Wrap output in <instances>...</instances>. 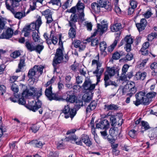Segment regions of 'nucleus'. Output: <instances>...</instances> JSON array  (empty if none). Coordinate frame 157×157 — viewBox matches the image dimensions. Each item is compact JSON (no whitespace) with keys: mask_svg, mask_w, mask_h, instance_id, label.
Returning <instances> with one entry per match:
<instances>
[{"mask_svg":"<svg viewBox=\"0 0 157 157\" xmlns=\"http://www.w3.org/2000/svg\"><path fill=\"white\" fill-rule=\"evenodd\" d=\"M21 0H6L5 5L7 10L10 11L14 15V17L19 19L25 16L23 12H16L14 8L19 5V2Z\"/></svg>","mask_w":157,"mask_h":157,"instance_id":"nucleus-1","label":"nucleus"},{"mask_svg":"<svg viewBox=\"0 0 157 157\" xmlns=\"http://www.w3.org/2000/svg\"><path fill=\"white\" fill-rule=\"evenodd\" d=\"M136 99V101H133L136 106H138L141 104H143L145 105L149 104V101L147 98L146 99L145 93L144 92L140 91L135 94Z\"/></svg>","mask_w":157,"mask_h":157,"instance_id":"nucleus-2","label":"nucleus"},{"mask_svg":"<svg viewBox=\"0 0 157 157\" xmlns=\"http://www.w3.org/2000/svg\"><path fill=\"white\" fill-rule=\"evenodd\" d=\"M36 90L33 87H30L29 89L25 90L21 94L22 97L19 99V104L22 105L25 104V101L24 98H29V96H32L34 94H36Z\"/></svg>","mask_w":157,"mask_h":157,"instance_id":"nucleus-3","label":"nucleus"},{"mask_svg":"<svg viewBox=\"0 0 157 157\" xmlns=\"http://www.w3.org/2000/svg\"><path fill=\"white\" fill-rule=\"evenodd\" d=\"M63 58V55L62 50L59 48L57 49L56 53L54 58L52 65L54 67V72L56 71L57 65L60 63Z\"/></svg>","mask_w":157,"mask_h":157,"instance_id":"nucleus-4","label":"nucleus"},{"mask_svg":"<svg viewBox=\"0 0 157 157\" xmlns=\"http://www.w3.org/2000/svg\"><path fill=\"white\" fill-rule=\"evenodd\" d=\"M62 111V113L64 114V117L66 119L70 117L72 119L76 114L75 110L71 109L68 105H65L64 108Z\"/></svg>","mask_w":157,"mask_h":157,"instance_id":"nucleus-5","label":"nucleus"},{"mask_svg":"<svg viewBox=\"0 0 157 157\" xmlns=\"http://www.w3.org/2000/svg\"><path fill=\"white\" fill-rule=\"evenodd\" d=\"M108 26V23H107L106 21H105L104 20L101 21V24H97V30L94 32L92 36V37L95 36L98 32H99L100 34H102L107 30Z\"/></svg>","mask_w":157,"mask_h":157,"instance_id":"nucleus-6","label":"nucleus"},{"mask_svg":"<svg viewBox=\"0 0 157 157\" xmlns=\"http://www.w3.org/2000/svg\"><path fill=\"white\" fill-rule=\"evenodd\" d=\"M133 39L130 36H127L124 40H122L120 44L121 45L123 44L125 45V50L127 52H129L131 50V44H132Z\"/></svg>","mask_w":157,"mask_h":157,"instance_id":"nucleus-7","label":"nucleus"},{"mask_svg":"<svg viewBox=\"0 0 157 157\" xmlns=\"http://www.w3.org/2000/svg\"><path fill=\"white\" fill-rule=\"evenodd\" d=\"M52 90V87L51 85L48 88H46L45 91V95L48 100L50 101L52 100H59L60 98L59 97L58 94H56L53 93Z\"/></svg>","mask_w":157,"mask_h":157,"instance_id":"nucleus-8","label":"nucleus"},{"mask_svg":"<svg viewBox=\"0 0 157 157\" xmlns=\"http://www.w3.org/2000/svg\"><path fill=\"white\" fill-rule=\"evenodd\" d=\"M76 6L79 18L82 21H84L85 14L84 13V10L85 7L84 4L81 2L80 0H79Z\"/></svg>","mask_w":157,"mask_h":157,"instance_id":"nucleus-9","label":"nucleus"},{"mask_svg":"<svg viewBox=\"0 0 157 157\" xmlns=\"http://www.w3.org/2000/svg\"><path fill=\"white\" fill-rule=\"evenodd\" d=\"M110 123L107 119H105L101 120L96 124V128H100L102 130H107L109 128Z\"/></svg>","mask_w":157,"mask_h":157,"instance_id":"nucleus-10","label":"nucleus"},{"mask_svg":"<svg viewBox=\"0 0 157 157\" xmlns=\"http://www.w3.org/2000/svg\"><path fill=\"white\" fill-rule=\"evenodd\" d=\"M95 84H92L91 80L89 78L86 79L82 85L83 89L85 90L91 91L95 88Z\"/></svg>","mask_w":157,"mask_h":157,"instance_id":"nucleus-11","label":"nucleus"},{"mask_svg":"<svg viewBox=\"0 0 157 157\" xmlns=\"http://www.w3.org/2000/svg\"><path fill=\"white\" fill-rule=\"evenodd\" d=\"M13 34V30L10 28H8L5 32H3L2 34L0 36V38L8 39L11 37Z\"/></svg>","mask_w":157,"mask_h":157,"instance_id":"nucleus-12","label":"nucleus"},{"mask_svg":"<svg viewBox=\"0 0 157 157\" xmlns=\"http://www.w3.org/2000/svg\"><path fill=\"white\" fill-rule=\"evenodd\" d=\"M42 103L41 101L38 100L37 102H36L34 105H29L27 106V108L33 112H35L39 109L41 108Z\"/></svg>","mask_w":157,"mask_h":157,"instance_id":"nucleus-13","label":"nucleus"},{"mask_svg":"<svg viewBox=\"0 0 157 157\" xmlns=\"http://www.w3.org/2000/svg\"><path fill=\"white\" fill-rule=\"evenodd\" d=\"M147 24L146 20L145 18H142L140 20V22L136 24V25L138 31L140 32L144 29Z\"/></svg>","mask_w":157,"mask_h":157,"instance_id":"nucleus-14","label":"nucleus"},{"mask_svg":"<svg viewBox=\"0 0 157 157\" xmlns=\"http://www.w3.org/2000/svg\"><path fill=\"white\" fill-rule=\"evenodd\" d=\"M126 85H127L128 88L131 91V92L129 93H128L127 95L131 97L136 91V88L135 86V83L134 82H132L127 83Z\"/></svg>","mask_w":157,"mask_h":157,"instance_id":"nucleus-15","label":"nucleus"},{"mask_svg":"<svg viewBox=\"0 0 157 157\" xmlns=\"http://www.w3.org/2000/svg\"><path fill=\"white\" fill-rule=\"evenodd\" d=\"M75 131L76 130L74 129L68 131L66 133L67 135H68L71 133L73 134V135L70 136L67 138H65V140L67 141H71V143H73V141L74 142L77 138L76 136L74 134Z\"/></svg>","mask_w":157,"mask_h":157,"instance_id":"nucleus-16","label":"nucleus"},{"mask_svg":"<svg viewBox=\"0 0 157 157\" xmlns=\"http://www.w3.org/2000/svg\"><path fill=\"white\" fill-rule=\"evenodd\" d=\"M78 17L76 14H72L68 21L69 25L70 27H75V23L77 21Z\"/></svg>","mask_w":157,"mask_h":157,"instance_id":"nucleus-17","label":"nucleus"},{"mask_svg":"<svg viewBox=\"0 0 157 157\" xmlns=\"http://www.w3.org/2000/svg\"><path fill=\"white\" fill-rule=\"evenodd\" d=\"M147 73L145 72L141 73L138 72L136 73L134 77V79L135 80H144L146 78Z\"/></svg>","mask_w":157,"mask_h":157,"instance_id":"nucleus-18","label":"nucleus"},{"mask_svg":"<svg viewBox=\"0 0 157 157\" xmlns=\"http://www.w3.org/2000/svg\"><path fill=\"white\" fill-rule=\"evenodd\" d=\"M97 105V103L95 101H92L88 105L86 109V113H87L94 110L95 109Z\"/></svg>","mask_w":157,"mask_h":157,"instance_id":"nucleus-19","label":"nucleus"},{"mask_svg":"<svg viewBox=\"0 0 157 157\" xmlns=\"http://www.w3.org/2000/svg\"><path fill=\"white\" fill-rule=\"evenodd\" d=\"M40 33L39 32V30H37V31H33L32 35V37L33 40L35 42H40V39L39 36V34Z\"/></svg>","mask_w":157,"mask_h":157,"instance_id":"nucleus-20","label":"nucleus"},{"mask_svg":"<svg viewBox=\"0 0 157 157\" xmlns=\"http://www.w3.org/2000/svg\"><path fill=\"white\" fill-rule=\"evenodd\" d=\"M82 141L88 147L92 145V143L90 140L89 136L86 135H83L82 137Z\"/></svg>","mask_w":157,"mask_h":157,"instance_id":"nucleus-21","label":"nucleus"},{"mask_svg":"<svg viewBox=\"0 0 157 157\" xmlns=\"http://www.w3.org/2000/svg\"><path fill=\"white\" fill-rule=\"evenodd\" d=\"M33 67L36 75H40L42 74L43 69L44 68V66L41 65H35Z\"/></svg>","mask_w":157,"mask_h":157,"instance_id":"nucleus-22","label":"nucleus"},{"mask_svg":"<svg viewBox=\"0 0 157 157\" xmlns=\"http://www.w3.org/2000/svg\"><path fill=\"white\" fill-rule=\"evenodd\" d=\"M100 8L98 3L94 2L91 4L92 10L95 13H98L100 12Z\"/></svg>","mask_w":157,"mask_h":157,"instance_id":"nucleus-23","label":"nucleus"},{"mask_svg":"<svg viewBox=\"0 0 157 157\" xmlns=\"http://www.w3.org/2000/svg\"><path fill=\"white\" fill-rule=\"evenodd\" d=\"M110 29L113 32H117L122 29V26L121 23H116L111 25Z\"/></svg>","mask_w":157,"mask_h":157,"instance_id":"nucleus-24","label":"nucleus"},{"mask_svg":"<svg viewBox=\"0 0 157 157\" xmlns=\"http://www.w3.org/2000/svg\"><path fill=\"white\" fill-rule=\"evenodd\" d=\"M107 72L108 74H106V72H105V75H108V76L110 77L114 75L115 74H118V71L116 69H115L114 68L108 67L107 70Z\"/></svg>","mask_w":157,"mask_h":157,"instance_id":"nucleus-25","label":"nucleus"},{"mask_svg":"<svg viewBox=\"0 0 157 157\" xmlns=\"http://www.w3.org/2000/svg\"><path fill=\"white\" fill-rule=\"evenodd\" d=\"M124 55V52L122 51H120L119 52H116L113 54L112 58L113 59L117 60L120 59L121 56Z\"/></svg>","mask_w":157,"mask_h":157,"instance_id":"nucleus-26","label":"nucleus"},{"mask_svg":"<svg viewBox=\"0 0 157 157\" xmlns=\"http://www.w3.org/2000/svg\"><path fill=\"white\" fill-rule=\"evenodd\" d=\"M104 109L107 110H117L119 108L118 106L116 105L112 104L109 105H105L104 106Z\"/></svg>","mask_w":157,"mask_h":157,"instance_id":"nucleus-27","label":"nucleus"},{"mask_svg":"<svg viewBox=\"0 0 157 157\" xmlns=\"http://www.w3.org/2000/svg\"><path fill=\"white\" fill-rule=\"evenodd\" d=\"M67 97L66 98V101L71 103L74 102L77 99L76 97L73 94H68V92L67 93Z\"/></svg>","mask_w":157,"mask_h":157,"instance_id":"nucleus-28","label":"nucleus"},{"mask_svg":"<svg viewBox=\"0 0 157 157\" xmlns=\"http://www.w3.org/2000/svg\"><path fill=\"white\" fill-rule=\"evenodd\" d=\"M71 27V28L69 31L68 35L70 37L73 39L75 37L76 34L75 30L76 26Z\"/></svg>","mask_w":157,"mask_h":157,"instance_id":"nucleus-29","label":"nucleus"},{"mask_svg":"<svg viewBox=\"0 0 157 157\" xmlns=\"http://www.w3.org/2000/svg\"><path fill=\"white\" fill-rule=\"evenodd\" d=\"M25 46L28 50L29 51L32 52L35 50V46L32 43H30L28 41H26L25 42Z\"/></svg>","mask_w":157,"mask_h":157,"instance_id":"nucleus-30","label":"nucleus"},{"mask_svg":"<svg viewBox=\"0 0 157 157\" xmlns=\"http://www.w3.org/2000/svg\"><path fill=\"white\" fill-rule=\"evenodd\" d=\"M53 31H51V34L50 36V40L51 41V43H52L54 45H56L57 44L58 41V39L52 34Z\"/></svg>","mask_w":157,"mask_h":157,"instance_id":"nucleus-31","label":"nucleus"},{"mask_svg":"<svg viewBox=\"0 0 157 157\" xmlns=\"http://www.w3.org/2000/svg\"><path fill=\"white\" fill-rule=\"evenodd\" d=\"M99 46L101 51L105 55L106 53L105 51V50L107 48L106 42L104 41L101 42L100 43Z\"/></svg>","mask_w":157,"mask_h":157,"instance_id":"nucleus-32","label":"nucleus"},{"mask_svg":"<svg viewBox=\"0 0 157 157\" xmlns=\"http://www.w3.org/2000/svg\"><path fill=\"white\" fill-rule=\"evenodd\" d=\"M30 3V8L29 11L27 12V14L29 13V10L33 11L35 10L36 7V1L35 0H33Z\"/></svg>","mask_w":157,"mask_h":157,"instance_id":"nucleus-33","label":"nucleus"},{"mask_svg":"<svg viewBox=\"0 0 157 157\" xmlns=\"http://www.w3.org/2000/svg\"><path fill=\"white\" fill-rule=\"evenodd\" d=\"M133 57V55L131 53H128L125 56L122 58L121 59L124 61L127 62L130 61L132 59Z\"/></svg>","mask_w":157,"mask_h":157,"instance_id":"nucleus-34","label":"nucleus"},{"mask_svg":"<svg viewBox=\"0 0 157 157\" xmlns=\"http://www.w3.org/2000/svg\"><path fill=\"white\" fill-rule=\"evenodd\" d=\"M156 93L155 92H149L146 95V99L147 98L149 101V104L150 102L151 99L155 97L156 96Z\"/></svg>","mask_w":157,"mask_h":157,"instance_id":"nucleus-35","label":"nucleus"},{"mask_svg":"<svg viewBox=\"0 0 157 157\" xmlns=\"http://www.w3.org/2000/svg\"><path fill=\"white\" fill-rule=\"evenodd\" d=\"M31 143L35 145L36 147L39 148H41L43 145L44 144V143H42L41 141L37 140H34L32 141Z\"/></svg>","mask_w":157,"mask_h":157,"instance_id":"nucleus-36","label":"nucleus"},{"mask_svg":"<svg viewBox=\"0 0 157 157\" xmlns=\"http://www.w3.org/2000/svg\"><path fill=\"white\" fill-rule=\"evenodd\" d=\"M26 28L29 30H32L33 31L35 30L37 31V26L34 22H33Z\"/></svg>","mask_w":157,"mask_h":157,"instance_id":"nucleus-37","label":"nucleus"},{"mask_svg":"<svg viewBox=\"0 0 157 157\" xmlns=\"http://www.w3.org/2000/svg\"><path fill=\"white\" fill-rule=\"evenodd\" d=\"M118 128L117 127H113L111 128L109 130V133L111 136H116L117 134Z\"/></svg>","mask_w":157,"mask_h":157,"instance_id":"nucleus-38","label":"nucleus"},{"mask_svg":"<svg viewBox=\"0 0 157 157\" xmlns=\"http://www.w3.org/2000/svg\"><path fill=\"white\" fill-rule=\"evenodd\" d=\"M117 43V41L115 40L113 43L109 46L108 47V50L109 52H111L113 51Z\"/></svg>","mask_w":157,"mask_h":157,"instance_id":"nucleus-39","label":"nucleus"},{"mask_svg":"<svg viewBox=\"0 0 157 157\" xmlns=\"http://www.w3.org/2000/svg\"><path fill=\"white\" fill-rule=\"evenodd\" d=\"M7 19L0 16V29H3L5 26Z\"/></svg>","mask_w":157,"mask_h":157,"instance_id":"nucleus-40","label":"nucleus"},{"mask_svg":"<svg viewBox=\"0 0 157 157\" xmlns=\"http://www.w3.org/2000/svg\"><path fill=\"white\" fill-rule=\"evenodd\" d=\"M36 71L34 67L33 68L29 70L28 73V76L30 78H32L33 76L36 75Z\"/></svg>","mask_w":157,"mask_h":157,"instance_id":"nucleus-41","label":"nucleus"},{"mask_svg":"<svg viewBox=\"0 0 157 157\" xmlns=\"http://www.w3.org/2000/svg\"><path fill=\"white\" fill-rule=\"evenodd\" d=\"M142 128L144 129L145 130H146L149 129L150 127L148 123L146 121H141Z\"/></svg>","mask_w":157,"mask_h":157,"instance_id":"nucleus-42","label":"nucleus"},{"mask_svg":"<svg viewBox=\"0 0 157 157\" xmlns=\"http://www.w3.org/2000/svg\"><path fill=\"white\" fill-rule=\"evenodd\" d=\"M41 13L43 15H44L45 17H48L51 16L52 15V13L51 10L49 9H47L45 10L42 11Z\"/></svg>","mask_w":157,"mask_h":157,"instance_id":"nucleus-43","label":"nucleus"},{"mask_svg":"<svg viewBox=\"0 0 157 157\" xmlns=\"http://www.w3.org/2000/svg\"><path fill=\"white\" fill-rule=\"evenodd\" d=\"M82 100L85 102L86 103L90 101L91 99L90 96L87 94H84L82 97Z\"/></svg>","mask_w":157,"mask_h":157,"instance_id":"nucleus-44","label":"nucleus"},{"mask_svg":"<svg viewBox=\"0 0 157 157\" xmlns=\"http://www.w3.org/2000/svg\"><path fill=\"white\" fill-rule=\"evenodd\" d=\"M35 50L37 52L40 54L41 51L44 48V46L43 45L38 44L35 47Z\"/></svg>","mask_w":157,"mask_h":157,"instance_id":"nucleus-45","label":"nucleus"},{"mask_svg":"<svg viewBox=\"0 0 157 157\" xmlns=\"http://www.w3.org/2000/svg\"><path fill=\"white\" fill-rule=\"evenodd\" d=\"M110 121L112 126H113L115 125V124L117 122L115 116L112 115L110 117Z\"/></svg>","mask_w":157,"mask_h":157,"instance_id":"nucleus-46","label":"nucleus"},{"mask_svg":"<svg viewBox=\"0 0 157 157\" xmlns=\"http://www.w3.org/2000/svg\"><path fill=\"white\" fill-rule=\"evenodd\" d=\"M35 23L37 26V30H39L40 27L42 24L41 17L40 16H39L38 17Z\"/></svg>","mask_w":157,"mask_h":157,"instance_id":"nucleus-47","label":"nucleus"},{"mask_svg":"<svg viewBox=\"0 0 157 157\" xmlns=\"http://www.w3.org/2000/svg\"><path fill=\"white\" fill-rule=\"evenodd\" d=\"M83 102L82 101H79L78 102H77L75 105V108L73 109L75 110V112L76 113L77 111L79 109L81 106H83Z\"/></svg>","mask_w":157,"mask_h":157,"instance_id":"nucleus-48","label":"nucleus"},{"mask_svg":"<svg viewBox=\"0 0 157 157\" xmlns=\"http://www.w3.org/2000/svg\"><path fill=\"white\" fill-rule=\"evenodd\" d=\"M25 66V59L24 57H22L20 61V62L18 64V67L20 68H22Z\"/></svg>","mask_w":157,"mask_h":157,"instance_id":"nucleus-49","label":"nucleus"},{"mask_svg":"<svg viewBox=\"0 0 157 157\" xmlns=\"http://www.w3.org/2000/svg\"><path fill=\"white\" fill-rule=\"evenodd\" d=\"M91 132L92 134L94 136V140L97 143H98V142L97 141V140L98 139L97 135L96 132L95 130L94 126H92Z\"/></svg>","mask_w":157,"mask_h":157,"instance_id":"nucleus-50","label":"nucleus"},{"mask_svg":"<svg viewBox=\"0 0 157 157\" xmlns=\"http://www.w3.org/2000/svg\"><path fill=\"white\" fill-rule=\"evenodd\" d=\"M20 55V52L19 51H16L11 54L10 56L12 57L15 58L18 57Z\"/></svg>","mask_w":157,"mask_h":157,"instance_id":"nucleus-51","label":"nucleus"},{"mask_svg":"<svg viewBox=\"0 0 157 157\" xmlns=\"http://www.w3.org/2000/svg\"><path fill=\"white\" fill-rule=\"evenodd\" d=\"M11 90L14 92L17 93L18 91V87L16 84L13 83L11 86Z\"/></svg>","mask_w":157,"mask_h":157,"instance_id":"nucleus-52","label":"nucleus"},{"mask_svg":"<svg viewBox=\"0 0 157 157\" xmlns=\"http://www.w3.org/2000/svg\"><path fill=\"white\" fill-rule=\"evenodd\" d=\"M148 58H147L143 60L142 62L139 65V68L141 69L144 67L148 59Z\"/></svg>","mask_w":157,"mask_h":157,"instance_id":"nucleus-53","label":"nucleus"},{"mask_svg":"<svg viewBox=\"0 0 157 157\" xmlns=\"http://www.w3.org/2000/svg\"><path fill=\"white\" fill-rule=\"evenodd\" d=\"M136 131L133 129L131 130L128 132L129 135L132 138H135L136 135Z\"/></svg>","mask_w":157,"mask_h":157,"instance_id":"nucleus-54","label":"nucleus"},{"mask_svg":"<svg viewBox=\"0 0 157 157\" xmlns=\"http://www.w3.org/2000/svg\"><path fill=\"white\" fill-rule=\"evenodd\" d=\"M97 2L100 7H103V6L106 4L105 0H98Z\"/></svg>","mask_w":157,"mask_h":157,"instance_id":"nucleus-55","label":"nucleus"},{"mask_svg":"<svg viewBox=\"0 0 157 157\" xmlns=\"http://www.w3.org/2000/svg\"><path fill=\"white\" fill-rule=\"evenodd\" d=\"M109 77L108 75H105V77L104 80L105 81V87H107L110 84L108 82Z\"/></svg>","mask_w":157,"mask_h":157,"instance_id":"nucleus-56","label":"nucleus"},{"mask_svg":"<svg viewBox=\"0 0 157 157\" xmlns=\"http://www.w3.org/2000/svg\"><path fill=\"white\" fill-rule=\"evenodd\" d=\"M82 43L81 41L79 40H75L72 43L74 45V47L76 48H78Z\"/></svg>","mask_w":157,"mask_h":157,"instance_id":"nucleus-57","label":"nucleus"},{"mask_svg":"<svg viewBox=\"0 0 157 157\" xmlns=\"http://www.w3.org/2000/svg\"><path fill=\"white\" fill-rule=\"evenodd\" d=\"M127 86V85H126L122 89L123 94H124L130 92H131L130 90H129V89L128 88Z\"/></svg>","mask_w":157,"mask_h":157,"instance_id":"nucleus-58","label":"nucleus"},{"mask_svg":"<svg viewBox=\"0 0 157 157\" xmlns=\"http://www.w3.org/2000/svg\"><path fill=\"white\" fill-rule=\"evenodd\" d=\"M104 71V69L103 68H101L100 70L99 71V72H98V74H96V77L97 78V82L100 81V76L101 75L102 73Z\"/></svg>","mask_w":157,"mask_h":157,"instance_id":"nucleus-59","label":"nucleus"},{"mask_svg":"<svg viewBox=\"0 0 157 157\" xmlns=\"http://www.w3.org/2000/svg\"><path fill=\"white\" fill-rule=\"evenodd\" d=\"M59 153L56 151H50L49 154V157H58Z\"/></svg>","mask_w":157,"mask_h":157,"instance_id":"nucleus-60","label":"nucleus"},{"mask_svg":"<svg viewBox=\"0 0 157 157\" xmlns=\"http://www.w3.org/2000/svg\"><path fill=\"white\" fill-rule=\"evenodd\" d=\"M39 126L36 124L33 125L31 127V129L32 132L34 133L36 132L39 129Z\"/></svg>","mask_w":157,"mask_h":157,"instance_id":"nucleus-61","label":"nucleus"},{"mask_svg":"<svg viewBox=\"0 0 157 157\" xmlns=\"http://www.w3.org/2000/svg\"><path fill=\"white\" fill-rule=\"evenodd\" d=\"M99 41L98 38L93 39L91 42L92 46H96L98 44Z\"/></svg>","mask_w":157,"mask_h":157,"instance_id":"nucleus-62","label":"nucleus"},{"mask_svg":"<svg viewBox=\"0 0 157 157\" xmlns=\"http://www.w3.org/2000/svg\"><path fill=\"white\" fill-rule=\"evenodd\" d=\"M48 36V34L47 33H45L44 34V36L45 39L47 43L48 44H51V41H50V37L49 38Z\"/></svg>","mask_w":157,"mask_h":157,"instance_id":"nucleus-63","label":"nucleus"},{"mask_svg":"<svg viewBox=\"0 0 157 157\" xmlns=\"http://www.w3.org/2000/svg\"><path fill=\"white\" fill-rule=\"evenodd\" d=\"M6 91V87L4 85L0 86V94L2 95Z\"/></svg>","mask_w":157,"mask_h":157,"instance_id":"nucleus-64","label":"nucleus"}]
</instances>
